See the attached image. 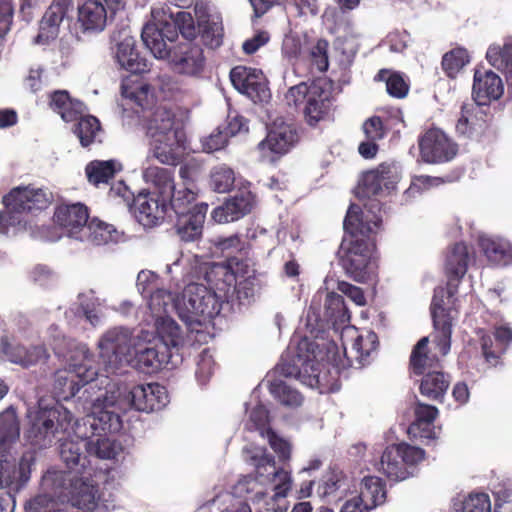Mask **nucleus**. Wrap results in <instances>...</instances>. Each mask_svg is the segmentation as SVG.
I'll return each mask as SVG.
<instances>
[{
	"instance_id": "nucleus-14",
	"label": "nucleus",
	"mask_w": 512,
	"mask_h": 512,
	"mask_svg": "<svg viewBox=\"0 0 512 512\" xmlns=\"http://www.w3.org/2000/svg\"><path fill=\"white\" fill-rule=\"evenodd\" d=\"M99 357L107 371L114 372L123 361H129L132 349V336L128 329L108 330L99 341Z\"/></svg>"
},
{
	"instance_id": "nucleus-54",
	"label": "nucleus",
	"mask_w": 512,
	"mask_h": 512,
	"mask_svg": "<svg viewBox=\"0 0 512 512\" xmlns=\"http://www.w3.org/2000/svg\"><path fill=\"white\" fill-rule=\"evenodd\" d=\"M386 137V130H364V139L358 145V152L364 159H373L379 151V142Z\"/></svg>"
},
{
	"instance_id": "nucleus-40",
	"label": "nucleus",
	"mask_w": 512,
	"mask_h": 512,
	"mask_svg": "<svg viewBox=\"0 0 512 512\" xmlns=\"http://www.w3.org/2000/svg\"><path fill=\"white\" fill-rule=\"evenodd\" d=\"M143 178L147 183H151L157 190L156 195L161 198H167L174 191V171L169 168L158 166H148L143 170Z\"/></svg>"
},
{
	"instance_id": "nucleus-44",
	"label": "nucleus",
	"mask_w": 512,
	"mask_h": 512,
	"mask_svg": "<svg viewBox=\"0 0 512 512\" xmlns=\"http://www.w3.org/2000/svg\"><path fill=\"white\" fill-rule=\"evenodd\" d=\"M20 436V423L13 406H9L0 413V450L16 442Z\"/></svg>"
},
{
	"instance_id": "nucleus-57",
	"label": "nucleus",
	"mask_w": 512,
	"mask_h": 512,
	"mask_svg": "<svg viewBox=\"0 0 512 512\" xmlns=\"http://www.w3.org/2000/svg\"><path fill=\"white\" fill-rule=\"evenodd\" d=\"M238 275L239 274H236V277ZM215 285L218 290L224 293L225 296H227L229 293H235L239 300L249 299L254 295V284L249 279H244L243 281L240 282L236 280L235 285L229 286L227 283L223 281V277H218Z\"/></svg>"
},
{
	"instance_id": "nucleus-59",
	"label": "nucleus",
	"mask_w": 512,
	"mask_h": 512,
	"mask_svg": "<svg viewBox=\"0 0 512 512\" xmlns=\"http://www.w3.org/2000/svg\"><path fill=\"white\" fill-rule=\"evenodd\" d=\"M216 130L212 132L208 137L202 139V150L206 153H213L224 149L229 142V138L235 136L240 130Z\"/></svg>"
},
{
	"instance_id": "nucleus-11",
	"label": "nucleus",
	"mask_w": 512,
	"mask_h": 512,
	"mask_svg": "<svg viewBox=\"0 0 512 512\" xmlns=\"http://www.w3.org/2000/svg\"><path fill=\"white\" fill-rule=\"evenodd\" d=\"M125 6L123 0H85L77 8V22L84 33H98L105 29L109 18Z\"/></svg>"
},
{
	"instance_id": "nucleus-64",
	"label": "nucleus",
	"mask_w": 512,
	"mask_h": 512,
	"mask_svg": "<svg viewBox=\"0 0 512 512\" xmlns=\"http://www.w3.org/2000/svg\"><path fill=\"white\" fill-rule=\"evenodd\" d=\"M144 298L148 300L149 308L152 311L160 312L165 310L166 306L169 304L171 300V292L158 286L144 296Z\"/></svg>"
},
{
	"instance_id": "nucleus-13",
	"label": "nucleus",
	"mask_w": 512,
	"mask_h": 512,
	"mask_svg": "<svg viewBox=\"0 0 512 512\" xmlns=\"http://www.w3.org/2000/svg\"><path fill=\"white\" fill-rule=\"evenodd\" d=\"M50 107L66 123L74 124L75 128H101L99 119L89 113L82 101L72 98L66 90H57L50 95Z\"/></svg>"
},
{
	"instance_id": "nucleus-42",
	"label": "nucleus",
	"mask_w": 512,
	"mask_h": 512,
	"mask_svg": "<svg viewBox=\"0 0 512 512\" xmlns=\"http://www.w3.org/2000/svg\"><path fill=\"white\" fill-rule=\"evenodd\" d=\"M166 21L168 23V30L166 31L170 37L175 38V41L178 39L179 34L190 42L196 38L198 27L195 25V21L191 13L180 11L174 16L171 15L169 20Z\"/></svg>"
},
{
	"instance_id": "nucleus-16",
	"label": "nucleus",
	"mask_w": 512,
	"mask_h": 512,
	"mask_svg": "<svg viewBox=\"0 0 512 512\" xmlns=\"http://www.w3.org/2000/svg\"><path fill=\"white\" fill-rule=\"evenodd\" d=\"M229 76L233 87L254 103H263L270 99L268 82L261 70L238 65L231 69Z\"/></svg>"
},
{
	"instance_id": "nucleus-23",
	"label": "nucleus",
	"mask_w": 512,
	"mask_h": 512,
	"mask_svg": "<svg viewBox=\"0 0 512 512\" xmlns=\"http://www.w3.org/2000/svg\"><path fill=\"white\" fill-rule=\"evenodd\" d=\"M53 220L69 236L76 237L88 224L89 209L80 202L62 203L56 206Z\"/></svg>"
},
{
	"instance_id": "nucleus-49",
	"label": "nucleus",
	"mask_w": 512,
	"mask_h": 512,
	"mask_svg": "<svg viewBox=\"0 0 512 512\" xmlns=\"http://www.w3.org/2000/svg\"><path fill=\"white\" fill-rule=\"evenodd\" d=\"M156 332L164 344L161 348L167 351L169 346H177L181 339V329L170 317H160L156 320Z\"/></svg>"
},
{
	"instance_id": "nucleus-34",
	"label": "nucleus",
	"mask_w": 512,
	"mask_h": 512,
	"mask_svg": "<svg viewBox=\"0 0 512 512\" xmlns=\"http://www.w3.org/2000/svg\"><path fill=\"white\" fill-rule=\"evenodd\" d=\"M98 370L91 360L84 359L80 364L75 365L73 372L68 377L58 376L57 382L64 381V392H68L70 397L77 394L80 388L97 378Z\"/></svg>"
},
{
	"instance_id": "nucleus-15",
	"label": "nucleus",
	"mask_w": 512,
	"mask_h": 512,
	"mask_svg": "<svg viewBox=\"0 0 512 512\" xmlns=\"http://www.w3.org/2000/svg\"><path fill=\"white\" fill-rule=\"evenodd\" d=\"M420 157L427 164L452 161L458 154V144L444 130H426L418 139Z\"/></svg>"
},
{
	"instance_id": "nucleus-60",
	"label": "nucleus",
	"mask_w": 512,
	"mask_h": 512,
	"mask_svg": "<svg viewBox=\"0 0 512 512\" xmlns=\"http://www.w3.org/2000/svg\"><path fill=\"white\" fill-rule=\"evenodd\" d=\"M490 498L486 493L470 494L462 503L461 512H490Z\"/></svg>"
},
{
	"instance_id": "nucleus-61",
	"label": "nucleus",
	"mask_w": 512,
	"mask_h": 512,
	"mask_svg": "<svg viewBox=\"0 0 512 512\" xmlns=\"http://www.w3.org/2000/svg\"><path fill=\"white\" fill-rule=\"evenodd\" d=\"M268 443L281 461H288L291 458V444L286 439L277 435L273 429H269L267 435Z\"/></svg>"
},
{
	"instance_id": "nucleus-53",
	"label": "nucleus",
	"mask_w": 512,
	"mask_h": 512,
	"mask_svg": "<svg viewBox=\"0 0 512 512\" xmlns=\"http://www.w3.org/2000/svg\"><path fill=\"white\" fill-rule=\"evenodd\" d=\"M488 62L498 70L507 71L512 67V41H507L503 46H490L486 52Z\"/></svg>"
},
{
	"instance_id": "nucleus-10",
	"label": "nucleus",
	"mask_w": 512,
	"mask_h": 512,
	"mask_svg": "<svg viewBox=\"0 0 512 512\" xmlns=\"http://www.w3.org/2000/svg\"><path fill=\"white\" fill-rule=\"evenodd\" d=\"M399 179L396 165L382 162L376 168L362 174L356 195L360 199L383 197L396 188Z\"/></svg>"
},
{
	"instance_id": "nucleus-6",
	"label": "nucleus",
	"mask_w": 512,
	"mask_h": 512,
	"mask_svg": "<svg viewBox=\"0 0 512 512\" xmlns=\"http://www.w3.org/2000/svg\"><path fill=\"white\" fill-rule=\"evenodd\" d=\"M42 485L54 496L66 497L79 508H90L97 493L91 473L86 470L73 476L65 471H48L42 478Z\"/></svg>"
},
{
	"instance_id": "nucleus-24",
	"label": "nucleus",
	"mask_w": 512,
	"mask_h": 512,
	"mask_svg": "<svg viewBox=\"0 0 512 512\" xmlns=\"http://www.w3.org/2000/svg\"><path fill=\"white\" fill-rule=\"evenodd\" d=\"M131 405L141 412L160 410L168 403V393L164 386L158 383L136 385L129 392Z\"/></svg>"
},
{
	"instance_id": "nucleus-36",
	"label": "nucleus",
	"mask_w": 512,
	"mask_h": 512,
	"mask_svg": "<svg viewBox=\"0 0 512 512\" xmlns=\"http://www.w3.org/2000/svg\"><path fill=\"white\" fill-rule=\"evenodd\" d=\"M419 390L421 395L430 400L442 402L450 386V376L441 368L422 374Z\"/></svg>"
},
{
	"instance_id": "nucleus-46",
	"label": "nucleus",
	"mask_w": 512,
	"mask_h": 512,
	"mask_svg": "<svg viewBox=\"0 0 512 512\" xmlns=\"http://www.w3.org/2000/svg\"><path fill=\"white\" fill-rule=\"evenodd\" d=\"M269 391L275 399L286 407L297 408L302 405V394L282 380H273L270 383Z\"/></svg>"
},
{
	"instance_id": "nucleus-9",
	"label": "nucleus",
	"mask_w": 512,
	"mask_h": 512,
	"mask_svg": "<svg viewBox=\"0 0 512 512\" xmlns=\"http://www.w3.org/2000/svg\"><path fill=\"white\" fill-rule=\"evenodd\" d=\"M222 296L203 284L191 283L183 293V304L190 318L201 323L217 316L222 308Z\"/></svg>"
},
{
	"instance_id": "nucleus-22",
	"label": "nucleus",
	"mask_w": 512,
	"mask_h": 512,
	"mask_svg": "<svg viewBox=\"0 0 512 512\" xmlns=\"http://www.w3.org/2000/svg\"><path fill=\"white\" fill-rule=\"evenodd\" d=\"M504 92L502 79L492 70L477 67L474 72L472 96L479 105H489Z\"/></svg>"
},
{
	"instance_id": "nucleus-19",
	"label": "nucleus",
	"mask_w": 512,
	"mask_h": 512,
	"mask_svg": "<svg viewBox=\"0 0 512 512\" xmlns=\"http://www.w3.org/2000/svg\"><path fill=\"white\" fill-rule=\"evenodd\" d=\"M481 355L488 367H496L502 363V356L512 343V329L507 325L495 326L489 333L484 329L477 331Z\"/></svg>"
},
{
	"instance_id": "nucleus-30",
	"label": "nucleus",
	"mask_w": 512,
	"mask_h": 512,
	"mask_svg": "<svg viewBox=\"0 0 512 512\" xmlns=\"http://www.w3.org/2000/svg\"><path fill=\"white\" fill-rule=\"evenodd\" d=\"M167 26V21L162 20L157 23H146L142 29V41L157 59H166L171 49L167 42L175 41V38L170 37L166 31Z\"/></svg>"
},
{
	"instance_id": "nucleus-63",
	"label": "nucleus",
	"mask_w": 512,
	"mask_h": 512,
	"mask_svg": "<svg viewBox=\"0 0 512 512\" xmlns=\"http://www.w3.org/2000/svg\"><path fill=\"white\" fill-rule=\"evenodd\" d=\"M312 83L308 85L305 82H301L295 86L289 88L285 95V99L290 106L298 107L300 104L307 103L311 98Z\"/></svg>"
},
{
	"instance_id": "nucleus-21",
	"label": "nucleus",
	"mask_w": 512,
	"mask_h": 512,
	"mask_svg": "<svg viewBox=\"0 0 512 512\" xmlns=\"http://www.w3.org/2000/svg\"><path fill=\"white\" fill-rule=\"evenodd\" d=\"M255 204L256 197L251 191L239 190L212 211V218L217 223L234 222L251 213Z\"/></svg>"
},
{
	"instance_id": "nucleus-7",
	"label": "nucleus",
	"mask_w": 512,
	"mask_h": 512,
	"mask_svg": "<svg viewBox=\"0 0 512 512\" xmlns=\"http://www.w3.org/2000/svg\"><path fill=\"white\" fill-rule=\"evenodd\" d=\"M212 243L226 261L215 266L208 277L214 274L217 277H223V281L229 286L235 285L236 274L244 276L248 273L251 244L237 234L227 237L217 236Z\"/></svg>"
},
{
	"instance_id": "nucleus-51",
	"label": "nucleus",
	"mask_w": 512,
	"mask_h": 512,
	"mask_svg": "<svg viewBox=\"0 0 512 512\" xmlns=\"http://www.w3.org/2000/svg\"><path fill=\"white\" fill-rule=\"evenodd\" d=\"M464 175L463 168H456L450 173L437 177L429 175H418L413 178L412 184L419 189L428 190L434 187H439L444 184H451L459 181Z\"/></svg>"
},
{
	"instance_id": "nucleus-41",
	"label": "nucleus",
	"mask_w": 512,
	"mask_h": 512,
	"mask_svg": "<svg viewBox=\"0 0 512 512\" xmlns=\"http://www.w3.org/2000/svg\"><path fill=\"white\" fill-rule=\"evenodd\" d=\"M374 81L385 82L388 95L396 99L405 98L410 90L409 78L399 71L380 69L374 76Z\"/></svg>"
},
{
	"instance_id": "nucleus-2",
	"label": "nucleus",
	"mask_w": 512,
	"mask_h": 512,
	"mask_svg": "<svg viewBox=\"0 0 512 512\" xmlns=\"http://www.w3.org/2000/svg\"><path fill=\"white\" fill-rule=\"evenodd\" d=\"M470 257L468 247L463 242L455 243L446 255L444 272L447 277L446 288L438 287L434 290L430 310L434 326L433 342L438 352L445 356L451 348L453 326L452 310H456L455 303L458 287L465 276Z\"/></svg>"
},
{
	"instance_id": "nucleus-25",
	"label": "nucleus",
	"mask_w": 512,
	"mask_h": 512,
	"mask_svg": "<svg viewBox=\"0 0 512 512\" xmlns=\"http://www.w3.org/2000/svg\"><path fill=\"white\" fill-rule=\"evenodd\" d=\"M194 12L198 27L197 34H200L204 45L212 49L220 47L224 36L221 19L210 15L207 5L202 2L195 3Z\"/></svg>"
},
{
	"instance_id": "nucleus-56",
	"label": "nucleus",
	"mask_w": 512,
	"mask_h": 512,
	"mask_svg": "<svg viewBox=\"0 0 512 512\" xmlns=\"http://www.w3.org/2000/svg\"><path fill=\"white\" fill-rule=\"evenodd\" d=\"M234 182V171L225 165L217 166L211 171L210 186L215 192L225 193L230 191Z\"/></svg>"
},
{
	"instance_id": "nucleus-52",
	"label": "nucleus",
	"mask_w": 512,
	"mask_h": 512,
	"mask_svg": "<svg viewBox=\"0 0 512 512\" xmlns=\"http://www.w3.org/2000/svg\"><path fill=\"white\" fill-rule=\"evenodd\" d=\"M484 106L475 104H464L461 108V117L458 120L457 127L459 126H470L474 128L476 126L481 127L488 121V113L484 110Z\"/></svg>"
},
{
	"instance_id": "nucleus-27",
	"label": "nucleus",
	"mask_w": 512,
	"mask_h": 512,
	"mask_svg": "<svg viewBox=\"0 0 512 512\" xmlns=\"http://www.w3.org/2000/svg\"><path fill=\"white\" fill-rule=\"evenodd\" d=\"M266 137L257 145L263 155L277 160L289 153L299 142L298 130H267Z\"/></svg>"
},
{
	"instance_id": "nucleus-48",
	"label": "nucleus",
	"mask_w": 512,
	"mask_h": 512,
	"mask_svg": "<svg viewBox=\"0 0 512 512\" xmlns=\"http://www.w3.org/2000/svg\"><path fill=\"white\" fill-rule=\"evenodd\" d=\"M470 57L465 48L457 47L446 52L441 61V67L447 77L456 78L458 73L469 63Z\"/></svg>"
},
{
	"instance_id": "nucleus-33",
	"label": "nucleus",
	"mask_w": 512,
	"mask_h": 512,
	"mask_svg": "<svg viewBox=\"0 0 512 512\" xmlns=\"http://www.w3.org/2000/svg\"><path fill=\"white\" fill-rule=\"evenodd\" d=\"M428 344L429 338L422 337L412 349L409 368L415 375L442 368L439 358L430 353Z\"/></svg>"
},
{
	"instance_id": "nucleus-18",
	"label": "nucleus",
	"mask_w": 512,
	"mask_h": 512,
	"mask_svg": "<svg viewBox=\"0 0 512 512\" xmlns=\"http://www.w3.org/2000/svg\"><path fill=\"white\" fill-rule=\"evenodd\" d=\"M166 59L175 72L188 76L199 75L205 65L203 49L190 41L172 46Z\"/></svg>"
},
{
	"instance_id": "nucleus-4",
	"label": "nucleus",
	"mask_w": 512,
	"mask_h": 512,
	"mask_svg": "<svg viewBox=\"0 0 512 512\" xmlns=\"http://www.w3.org/2000/svg\"><path fill=\"white\" fill-rule=\"evenodd\" d=\"M121 94L132 103V108L139 117L150 121L148 128H184L186 125L188 113L179 108L159 105L150 112L155 97L148 84L130 85L128 80H124L121 85Z\"/></svg>"
},
{
	"instance_id": "nucleus-12",
	"label": "nucleus",
	"mask_w": 512,
	"mask_h": 512,
	"mask_svg": "<svg viewBox=\"0 0 512 512\" xmlns=\"http://www.w3.org/2000/svg\"><path fill=\"white\" fill-rule=\"evenodd\" d=\"M151 138L154 157L166 165L176 166L192 150L186 130H155Z\"/></svg>"
},
{
	"instance_id": "nucleus-28",
	"label": "nucleus",
	"mask_w": 512,
	"mask_h": 512,
	"mask_svg": "<svg viewBox=\"0 0 512 512\" xmlns=\"http://www.w3.org/2000/svg\"><path fill=\"white\" fill-rule=\"evenodd\" d=\"M311 98L305 104L303 114L309 126H315L330 116L332 96L329 90L322 87L321 82H312Z\"/></svg>"
},
{
	"instance_id": "nucleus-35",
	"label": "nucleus",
	"mask_w": 512,
	"mask_h": 512,
	"mask_svg": "<svg viewBox=\"0 0 512 512\" xmlns=\"http://www.w3.org/2000/svg\"><path fill=\"white\" fill-rule=\"evenodd\" d=\"M116 59L122 68L133 74L149 71L148 62L140 56L133 38H125L117 45Z\"/></svg>"
},
{
	"instance_id": "nucleus-31",
	"label": "nucleus",
	"mask_w": 512,
	"mask_h": 512,
	"mask_svg": "<svg viewBox=\"0 0 512 512\" xmlns=\"http://www.w3.org/2000/svg\"><path fill=\"white\" fill-rule=\"evenodd\" d=\"M86 439L65 440L60 443L59 455L67 469V473L82 474L87 470L89 463L87 456L84 454L86 450Z\"/></svg>"
},
{
	"instance_id": "nucleus-39",
	"label": "nucleus",
	"mask_w": 512,
	"mask_h": 512,
	"mask_svg": "<svg viewBox=\"0 0 512 512\" xmlns=\"http://www.w3.org/2000/svg\"><path fill=\"white\" fill-rule=\"evenodd\" d=\"M387 497L386 484L377 476H365L361 481L360 494L357 498L370 509L385 503Z\"/></svg>"
},
{
	"instance_id": "nucleus-26",
	"label": "nucleus",
	"mask_w": 512,
	"mask_h": 512,
	"mask_svg": "<svg viewBox=\"0 0 512 512\" xmlns=\"http://www.w3.org/2000/svg\"><path fill=\"white\" fill-rule=\"evenodd\" d=\"M0 350L11 363L28 368L48 358L47 350L42 345L25 347L19 343L10 342L7 336L1 337Z\"/></svg>"
},
{
	"instance_id": "nucleus-38",
	"label": "nucleus",
	"mask_w": 512,
	"mask_h": 512,
	"mask_svg": "<svg viewBox=\"0 0 512 512\" xmlns=\"http://www.w3.org/2000/svg\"><path fill=\"white\" fill-rule=\"evenodd\" d=\"M15 479L14 465L6 453H0V512H13L15 498L9 489Z\"/></svg>"
},
{
	"instance_id": "nucleus-17",
	"label": "nucleus",
	"mask_w": 512,
	"mask_h": 512,
	"mask_svg": "<svg viewBox=\"0 0 512 512\" xmlns=\"http://www.w3.org/2000/svg\"><path fill=\"white\" fill-rule=\"evenodd\" d=\"M256 473L260 481L265 477L273 484L274 495L267 503L266 512H285L286 509L276 502V497H285L292 487L290 473L283 468H276V462L272 455L264 454L256 465Z\"/></svg>"
},
{
	"instance_id": "nucleus-62",
	"label": "nucleus",
	"mask_w": 512,
	"mask_h": 512,
	"mask_svg": "<svg viewBox=\"0 0 512 512\" xmlns=\"http://www.w3.org/2000/svg\"><path fill=\"white\" fill-rule=\"evenodd\" d=\"M324 306L326 315L335 321L341 319L347 312L343 296L335 292L327 294Z\"/></svg>"
},
{
	"instance_id": "nucleus-32",
	"label": "nucleus",
	"mask_w": 512,
	"mask_h": 512,
	"mask_svg": "<svg viewBox=\"0 0 512 512\" xmlns=\"http://www.w3.org/2000/svg\"><path fill=\"white\" fill-rule=\"evenodd\" d=\"M71 6L72 0H53L40 21L38 37L46 39L56 37L59 26Z\"/></svg>"
},
{
	"instance_id": "nucleus-45",
	"label": "nucleus",
	"mask_w": 512,
	"mask_h": 512,
	"mask_svg": "<svg viewBox=\"0 0 512 512\" xmlns=\"http://www.w3.org/2000/svg\"><path fill=\"white\" fill-rule=\"evenodd\" d=\"M197 193L190 187H183L181 189L174 188L171 194L165 198L168 205V211L171 210L175 213L176 217L188 214L196 204Z\"/></svg>"
},
{
	"instance_id": "nucleus-8",
	"label": "nucleus",
	"mask_w": 512,
	"mask_h": 512,
	"mask_svg": "<svg viewBox=\"0 0 512 512\" xmlns=\"http://www.w3.org/2000/svg\"><path fill=\"white\" fill-rule=\"evenodd\" d=\"M423 449L407 443L393 444L381 456V469L391 480L401 481L410 476L408 467L415 466L424 459Z\"/></svg>"
},
{
	"instance_id": "nucleus-58",
	"label": "nucleus",
	"mask_w": 512,
	"mask_h": 512,
	"mask_svg": "<svg viewBox=\"0 0 512 512\" xmlns=\"http://www.w3.org/2000/svg\"><path fill=\"white\" fill-rule=\"evenodd\" d=\"M249 431H258L262 437L267 435L270 427L269 411L263 405L255 406L249 415V422L247 423Z\"/></svg>"
},
{
	"instance_id": "nucleus-43",
	"label": "nucleus",
	"mask_w": 512,
	"mask_h": 512,
	"mask_svg": "<svg viewBox=\"0 0 512 512\" xmlns=\"http://www.w3.org/2000/svg\"><path fill=\"white\" fill-rule=\"evenodd\" d=\"M168 351L157 347H147L135 355L136 367L143 373H156L168 362Z\"/></svg>"
},
{
	"instance_id": "nucleus-29",
	"label": "nucleus",
	"mask_w": 512,
	"mask_h": 512,
	"mask_svg": "<svg viewBox=\"0 0 512 512\" xmlns=\"http://www.w3.org/2000/svg\"><path fill=\"white\" fill-rule=\"evenodd\" d=\"M207 211L208 204L200 202L194 205L190 213L176 217L174 227L182 241L192 242L202 236Z\"/></svg>"
},
{
	"instance_id": "nucleus-37",
	"label": "nucleus",
	"mask_w": 512,
	"mask_h": 512,
	"mask_svg": "<svg viewBox=\"0 0 512 512\" xmlns=\"http://www.w3.org/2000/svg\"><path fill=\"white\" fill-rule=\"evenodd\" d=\"M479 247L493 264L507 266L512 263V245L504 239L481 236Z\"/></svg>"
},
{
	"instance_id": "nucleus-1",
	"label": "nucleus",
	"mask_w": 512,
	"mask_h": 512,
	"mask_svg": "<svg viewBox=\"0 0 512 512\" xmlns=\"http://www.w3.org/2000/svg\"><path fill=\"white\" fill-rule=\"evenodd\" d=\"M382 221V205L377 200L363 207L352 203L346 212L338 255L346 274L356 282L364 283L370 278L375 237Z\"/></svg>"
},
{
	"instance_id": "nucleus-47",
	"label": "nucleus",
	"mask_w": 512,
	"mask_h": 512,
	"mask_svg": "<svg viewBox=\"0 0 512 512\" xmlns=\"http://www.w3.org/2000/svg\"><path fill=\"white\" fill-rule=\"evenodd\" d=\"M85 172L88 178V181L98 186L99 184H107L110 180H112L117 172L116 162L113 160L108 161H99L95 160L90 162L86 168Z\"/></svg>"
},
{
	"instance_id": "nucleus-3",
	"label": "nucleus",
	"mask_w": 512,
	"mask_h": 512,
	"mask_svg": "<svg viewBox=\"0 0 512 512\" xmlns=\"http://www.w3.org/2000/svg\"><path fill=\"white\" fill-rule=\"evenodd\" d=\"M26 417L24 437L39 449L50 447L59 434L68 433L76 423L73 414L60 404L29 409Z\"/></svg>"
},
{
	"instance_id": "nucleus-20",
	"label": "nucleus",
	"mask_w": 512,
	"mask_h": 512,
	"mask_svg": "<svg viewBox=\"0 0 512 512\" xmlns=\"http://www.w3.org/2000/svg\"><path fill=\"white\" fill-rule=\"evenodd\" d=\"M143 226L160 224L168 213V205L164 198L152 192H140L133 198L129 208Z\"/></svg>"
},
{
	"instance_id": "nucleus-50",
	"label": "nucleus",
	"mask_w": 512,
	"mask_h": 512,
	"mask_svg": "<svg viewBox=\"0 0 512 512\" xmlns=\"http://www.w3.org/2000/svg\"><path fill=\"white\" fill-rule=\"evenodd\" d=\"M0 453H6L8 455L9 461L15 465L14 460L7 450H0ZM36 455L32 450L25 451L19 461L18 468L14 466L15 469V479L13 485H15V490L21 489L30 479V474L32 471V467L35 465Z\"/></svg>"
},
{
	"instance_id": "nucleus-55",
	"label": "nucleus",
	"mask_w": 512,
	"mask_h": 512,
	"mask_svg": "<svg viewBox=\"0 0 512 512\" xmlns=\"http://www.w3.org/2000/svg\"><path fill=\"white\" fill-rule=\"evenodd\" d=\"M86 452L100 459H113L118 453L116 442L101 436L96 440H87Z\"/></svg>"
},
{
	"instance_id": "nucleus-5",
	"label": "nucleus",
	"mask_w": 512,
	"mask_h": 512,
	"mask_svg": "<svg viewBox=\"0 0 512 512\" xmlns=\"http://www.w3.org/2000/svg\"><path fill=\"white\" fill-rule=\"evenodd\" d=\"M53 201V195L47 189L31 185L18 186L2 198L4 210L0 211V234H7L10 227L25 223L23 215L47 209Z\"/></svg>"
}]
</instances>
